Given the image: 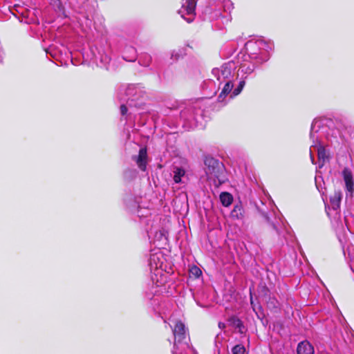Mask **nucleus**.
I'll return each instance as SVG.
<instances>
[{
  "label": "nucleus",
  "mask_w": 354,
  "mask_h": 354,
  "mask_svg": "<svg viewBox=\"0 0 354 354\" xmlns=\"http://www.w3.org/2000/svg\"><path fill=\"white\" fill-rule=\"evenodd\" d=\"M326 120L325 119H315L311 124L310 133V138L313 142V145L310 148L311 161L314 163V158L312 156L313 149H314L317 152L319 168L322 167L325 162L328 159L326 149L321 145V140L324 136H326Z\"/></svg>",
  "instance_id": "f257e3e1"
},
{
  "label": "nucleus",
  "mask_w": 354,
  "mask_h": 354,
  "mask_svg": "<svg viewBox=\"0 0 354 354\" xmlns=\"http://www.w3.org/2000/svg\"><path fill=\"white\" fill-rule=\"evenodd\" d=\"M236 67V62L230 61L223 64L219 68H213L212 75L217 82L214 79H209L204 82L203 89L209 90L208 93L209 95H215L223 82L231 80Z\"/></svg>",
  "instance_id": "f03ea898"
},
{
  "label": "nucleus",
  "mask_w": 354,
  "mask_h": 354,
  "mask_svg": "<svg viewBox=\"0 0 354 354\" xmlns=\"http://www.w3.org/2000/svg\"><path fill=\"white\" fill-rule=\"evenodd\" d=\"M272 48V44L261 39L250 40L245 44V53L240 55L255 61L256 63H263L268 59V53Z\"/></svg>",
  "instance_id": "7ed1b4c3"
},
{
  "label": "nucleus",
  "mask_w": 354,
  "mask_h": 354,
  "mask_svg": "<svg viewBox=\"0 0 354 354\" xmlns=\"http://www.w3.org/2000/svg\"><path fill=\"white\" fill-rule=\"evenodd\" d=\"M173 333L175 338L173 354H183L184 351H191L184 324L177 322L173 329Z\"/></svg>",
  "instance_id": "20e7f679"
},
{
  "label": "nucleus",
  "mask_w": 354,
  "mask_h": 354,
  "mask_svg": "<svg viewBox=\"0 0 354 354\" xmlns=\"http://www.w3.org/2000/svg\"><path fill=\"white\" fill-rule=\"evenodd\" d=\"M204 165V170L207 179L212 180L215 183L216 180H218L219 183H221V176L223 173V165L218 160L211 156H205Z\"/></svg>",
  "instance_id": "39448f33"
},
{
  "label": "nucleus",
  "mask_w": 354,
  "mask_h": 354,
  "mask_svg": "<svg viewBox=\"0 0 354 354\" xmlns=\"http://www.w3.org/2000/svg\"><path fill=\"white\" fill-rule=\"evenodd\" d=\"M119 99L120 101H126L129 106H136L133 103L142 97V91L136 85L122 86L119 89Z\"/></svg>",
  "instance_id": "423d86ee"
},
{
  "label": "nucleus",
  "mask_w": 354,
  "mask_h": 354,
  "mask_svg": "<svg viewBox=\"0 0 354 354\" xmlns=\"http://www.w3.org/2000/svg\"><path fill=\"white\" fill-rule=\"evenodd\" d=\"M223 83L224 86L218 95V101L219 102L223 103V104H225L227 103L226 98L228 95H230L229 98L232 99L234 97L238 95L242 91L245 84V81L243 80H240L238 85L234 89L233 87L234 84L232 80H228Z\"/></svg>",
  "instance_id": "0eeeda50"
},
{
  "label": "nucleus",
  "mask_w": 354,
  "mask_h": 354,
  "mask_svg": "<svg viewBox=\"0 0 354 354\" xmlns=\"http://www.w3.org/2000/svg\"><path fill=\"white\" fill-rule=\"evenodd\" d=\"M237 64H239V69L237 71V78L240 77V80H245L249 75L253 73L255 68V61L246 58L245 57L239 55L237 57Z\"/></svg>",
  "instance_id": "6e6552de"
},
{
  "label": "nucleus",
  "mask_w": 354,
  "mask_h": 354,
  "mask_svg": "<svg viewBox=\"0 0 354 354\" xmlns=\"http://www.w3.org/2000/svg\"><path fill=\"white\" fill-rule=\"evenodd\" d=\"M196 3V0H182L178 13L188 23L193 21L195 18Z\"/></svg>",
  "instance_id": "1a4fd4ad"
},
{
  "label": "nucleus",
  "mask_w": 354,
  "mask_h": 354,
  "mask_svg": "<svg viewBox=\"0 0 354 354\" xmlns=\"http://www.w3.org/2000/svg\"><path fill=\"white\" fill-rule=\"evenodd\" d=\"M198 107V102H197L192 109H185L181 111L180 117L187 120L190 124L197 125L199 122V119L203 116V111Z\"/></svg>",
  "instance_id": "9d476101"
},
{
  "label": "nucleus",
  "mask_w": 354,
  "mask_h": 354,
  "mask_svg": "<svg viewBox=\"0 0 354 354\" xmlns=\"http://www.w3.org/2000/svg\"><path fill=\"white\" fill-rule=\"evenodd\" d=\"M162 265L163 257L161 252H158L151 254L149 261V266L151 273L157 272V270L158 269H162Z\"/></svg>",
  "instance_id": "9b49d317"
},
{
  "label": "nucleus",
  "mask_w": 354,
  "mask_h": 354,
  "mask_svg": "<svg viewBox=\"0 0 354 354\" xmlns=\"http://www.w3.org/2000/svg\"><path fill=\"white\" fill-rule=\"evenodd\" d=\"M151 279L157 287L162 286L167 280V274L163 272V269H158L157 272H152Z\"/></svg>",
  "instance_id": "f8f14e48"
},
{
  "label": "nucleus",
  "mask_w": 354,
  "mask_h": 354,
  "mask_svg": "<svg viewBox=\"0 0 354 354\" xmlns=\"http://www.w3.org/2000/svg\"><path fill=\"white\" fill-rule=\"evenodd\" d=\"M147 152L146 148H141L138 156H134L133 160L136 162L138 167L142 171H145L147 168Z\"/></svg>",
  "instance_id": "ddd939ff"
},
{
  "label": "nucleus",
  "mask_w": 354,
  "mask_h": 354,
  "mask_svg": "<svg viewBox=\"0 0 354 354\" xmlns=\"http://www.w3.org/2000/svg\"><path fill=\"white\" fill-rule=\"evenodd\" d=\"M342 176L345 182L346 189L349 192L352 193L353 191L354 183L351 171L348 168H344L342 171Z\"/></svg>",
  "instance_id": "4468645a"
},
{
  "label": "nucleus",
  "mask_w": 354,
  "mask_h": 354,
  "mask_svg": "<svg viewBox=\"0 0 354 354\" xmlns=\"http://www.w3.org/2000/svg\"><path fill=\"white\" fill-rule=\"evenodd\" d=\"M297 354H314L315 350L313 345L308 341L299 343L297 348Z\"/></svg>",
  "instance_id": "2eb2a0df"
},
{
  "label": "nucleus",
  "mask_w": 354,
  "mask_h": 354,
  "mask_svg": "<svg viewBox=\"0 0 354 354\" xmlns=\"http://www.w3.org/2000/svg\"><path fill=\"white\" fill-rule=\"evenodd\" d=\"M122 56L127 61L134 62L137 57L136 49L131 46H127L123 50Z\"/></svg>",
  "instance_id": "dca6fc26"
},
{
  "label": "nucleus",
  "mask_w": 354,
  "mask_h": 354,
  "mask_svg": "<svg viewBox=\"0 0 354 354\" xmlns=\"http://www.w3.org/2000/svg\"><path fill=\"white\" fill-rule=\"evenodd\" d=\"M228 323L230 326L238 329L240 333H243L245 331V326L242 321L236 316H232L228 319Z\"/></svg>",
  "instance_id": "f3484780"
},
{
  "label": "nucleus",
  "mask_w": 354,
  "mask_h": 354,
  "mask_svg": "<svg viewBox=\"0 0 354 354\" xmlns=\"http://www.w3.org/2000/svg\"><path fill=\"white\" fill-rule=\"evenodd\" d=\"M244 209L241 203L236 204L234 206L231 212V217L234 219L242 220L244 218Z\"/></svg>",
  "instance_id": "a211bd4d"
},
{
  "label": "nucleus",
  "mask_w": 354,
  "mask_h": 354,
  "mask_svg": "<svg viewBox=\"0 0 354 354\" xmlns=\"http://www.w3.org/2000/svg\"><path fill=\"white\" fill-rule=\"evenodd\" d=\"M342 199V193L340 192H335L330 198V207L333 210H337L340 206Z\"/></svg>",
  "instance_id": "6ab92c4d"
},
{
  "label": "nucleus",
  "mask_w": 354,
  "mask_h": 354,
  "mask_svg": "<svg viewBox=\"0 0 354 354\" xmlns=\"http://www.w3.org/2000/svg\"><path fill=\"white\" fill-rule=\"evenodd\" d=\"M174 173V180L176 183H180L182 182V178L185 175V171L184 169L178 167H175L173 169Z\"/></svg>",
  "instance_id": "aec40b11"
},
{
  "label": "nucleus",
  "mask_w": 354,
  "mask_h": 354,
  "mask_svg": "<svg viewBox=\"0 0 354 354\" xmlns=\"http://www.w3.org/2000/svg\"><path fill=\"white\" fill-rule=\"evenodd\" d=\"M220 201L223 206L228 207L232 204L233 197L232 194L228 192H222L220 194Z\"/></svg>",
  "instance_id": "412c9836"
},
{
  "label": "nucleus",
  "mask_w": 354,
  "mask_h": 354,
  "mask_svg": "<svg viewBox=\"0 0 354 354\" xmlns=\"http://www.w3.org/2000/svg\"><path fill=\"white\" fill-rule=\"evenodd\" d=\"M151 56L147 53H142L139 57V64L145 67H148L151 63Z\"/></svg>",
  "instance_id": "4be33fe9"
},
{
  "label": "nucleus",
  "mask_w": 354,
  "mask_h": 354,
  "mask_svg": "<svg viewBox=\"0 0 354 354\" xmlns=\"http://www.w3.org/2000/svg\"><path fill=\"white\" fill-rule=\"evenodd\" d=\"M232 352L233 354H244L245 348L243 345L237 344L232 348Z\"/></svg>",
  "instance_id": "5701e85b"
},
{
  "label": "nucleus",
  "mask_w": 354,
  "mask_h": 354,
  "mask_svg": "<svg viewBox=\"0 0 354 354\" xmlns=\"http://www.w3.org/2000/svg\"><path fill=\"white\" fill-rule=\"evenodd\" d=\"M190 272L192 275H194V277H196L197 278L199 277L202 274V272L200 270V268H198L196 266H194L193 267H192V268L190 269Z\"/></svg>",
  "instance_id": "b1692460"
},
{
  "label": "nucleus",
  "mask_w": 354,
  "mask_h": 354,
  "mask_svg": "<svg viewBox=\"0 0 354 354\" xmlns=\"http://www.w3.org/2000/svg\"><path fill=\"white\" fill-rule=\"evenodd\" d=\"M50 3L58 9H61L62 8L61 0H50Z\"/></svg>",
  "instance_id": "393cba45"
},
{
  "label": "nucleus",
  "mask_w": 354,
  "mask_h": 354,
  "mask_svg": "<svg viewBox=\"0 0 354 354\" xmlns=\"http://www.w3.org/2000/svg\"><path fill=\"white\" fill-rule=\"evenodd\" d=\"M180 53L176 50H173L171 52V59L173 60H177L180 57Z\"/></svg>",
  "instance_id": "a878e982"
},
{
  "label": "nucleus",
  "mask_w": 354,
  "mask_h": 354,
  "mask_svg": "<svg viewBox=\"0 0 354 354\" xmlns=\"http://www.w3.org/2000/svg\"><path fill=\"white\" fill-rule=\"evenodd\" d=\"M120 112L122 115H124L127 112V107L125 104H122L120 105Z\"/></svg>",
  "instance_id": "bb28decb"
},
{
  "label": "nucleus",
  "mask_w": 354,
  "mask_h": 354,
  "mask_svg": "<svg viewBox=\"0 0 354 354\" xmlns=\"http://www.w3.org/2000/svg\"><path fill=\"white\" fill-rule=\"evenodd\" d=\"M110 57H108L107 55H105L104 59H102V62H104V65H106V64H108L109 62H110Z\"/></svg>",
  "instance_id": "cd10ccee"
},
{
  "label": "nucleus",
  "mask_w": 354,
  "mask_h": 354,
  "mask_svg": "<svg viewBox=\"0 0 354 354\" xmlns=\"http://www.w3.org/2000/svg\"><path fill=\"white\" fill-rule=\"evenodd\" d=\"M226 325L225 323H223V322H219L218 323V327L220 329H224L225 328Z\"/></svg>",
  "instance_id": "c85d7f7f"
},
{
  "label": "nucleus",
  "mask_w": 354,
  "mask_h": 354,
  "mask_svg": "<svg viewBox=\"0 0 354 354\" xmlns=\"http://www.w3.org/2000/svg\"><path fill=\"white\" fill-rule=\"evenodd\" d=\"M223 18L227 21L230 20V16L227 15L226 16H223Z\"/></svg>",
  "instance_id": "c756f323"
},
{
  "label": "nucleus",
  "mask_w": 354,
  "mask_h": 354,
  "mask_svg": "<svg viewBox=\"0 0 354 354\" xmlns=\"http://www.w3.org/2000/svg\"><path fill=\"white\" fill-rule=\"evenodd\" d=\"M253 304V301H252V298L251 297V304Z\"/></svg>",
  "instance_id": "7c9ffc66"
}]
</instances>
